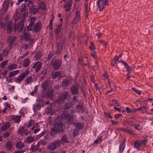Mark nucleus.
Here are the masks:
<instances>
[{
	"instance_id": "7ed1b4c3",
	"label": "nucleus",
	"mask_w": 153,
	"mask_h": 153,
	"mask_svg": "<svg viewBox=\"0 0 153 153\" xmlns=\"http://www.w3.org/2000/svg\"><path fill=\"white\" fill-rule=\"evenodd\" d=\"M108 4V0H98L97 2V5L100 11L102 10L105 6Z\"/></svg>"
},
{
	"instance_id": "1a4fd4ad",
	"label": "nucleus",
	"mask_w": 153,
	"mask_h": 153,
	"mask_svg": "<svg viewBox=\"0 0 153 153\" xmlns=\"http://www.w3.org/2000/svg\"><path fill=\"white\" fill-rule=\"evenodd\" d=\"M24 26V23L23 21L21 20L18 23V25L17 27L15 23H14V29H19L20 31H22L23 30Z\"/></svg>"
},
{
	"instance_id": "cd10ccee",
	"label": "nucleus",
	"mask_w": 153,
	"mask_h": 153,
	"mask_svg": "<svg viewBox=\"0 0 153 153\" xmlns=\"http://www.w3.org/2000/svg\"><path fill=\"white\" fill-rule=\"evenodd\" d=\"M103 78L104 79H106L107 80V82H108L109 85H110V83L109 81V79L108 78V75L107 74L105 73V74H104L103 75Z\"/></svg>"
},
{
	"instance_id": "79ce46f5",
	"label": "nucleus",
	"mask_w": 153,
	"mask_h": 153,
	"mask_svg": "<svg viewBox=\"0 0 153 153\" xmlns=\"http://www.w3.org/2000/svg\"><path fill=\"white\" fill-rule=\"evenodd\" d=\"M32 11L33 12V13L34 14L36 13L37 12H40V11L39 10L38 8L37 9L36 8H32Z\"/></svg>"
},
{
	"instance_id": "9d476101",
	"label": "nucleus",
	"mask_w": 153,
	"mask_h": 153,
	"mask_svg": "<svg viewBox=\"0 0 153 153\" xmlns=\"http://www.w3.org/2000/svg\"><path fill=\"white\" fill-rule=\"evenodd\" d=\"M72 3L71 0H69L68 3L64 5V8L65 9L66 11H70L71 8Z\"/></svg>"
},
{
	"instance_id": "e433bc0d",
	"label": "nucleus",
	"mask_w": 153,
	"mask_h": 153,
	"mask_svg": "<svg viewBox=\"0 0 153 153\" xmlns=\"http://www.w3.org/2000/svg\"><path fill=\"white\" fill-rule=\"evenodd\" d=\"M32 76H30L27 77L26 80V82L27 84H29L32 81Z\"/></svg>"
},
{
	"instance_id": "9b49d317",
	"label": "nucleus",
	"mask_w": 153,
	"mask_h": 153,
	"mask_svg": "<svg viewBox=\"0 0 153 153\" xmlns=\"http://www.w3.org/2000/svg\"><path fill=\"white\" fill-rule=\"evenodd\" d=\"M71 91L73 94H78V88L77 85H73L71 88Z\"/></svg>"
},
{
	"instance_id": "a18cd8bd",
	"label": "nucleus",
	"mask_w": 153,
	"mask_h": 153,
	"mask_svg": "<svg viewBox=\"0 0 153 153\" xmlns=\"http://www.w3.org/2000/svg\"><path fill=\"white\" fill-rule=\"evenodd\" d=\"M8 51L7 50H4L3 51V55L4 56H6L8 54Z\"/></svg>"
},
{
	"instance_id": "bb28decb",
	"label": "nucleus",
	"mask_w": 153,
	"mask_h": 153,
	"mask_svg": "<svg viewBox=\"0 0 153 153\" xmlns=\"http://www.w3.org/2000/svg\"><path fill=\"white\" fill-rule=\"evenodd\" d=\"M10 127V124L9 123H7L1 127V129L3 131H5L7 129Z\"/></svg>"
},
{
	"instance_id": "49530a36",
	"label": "nucleus",
	"mask_w": 153,
	"mask_h": 153,
	"mask_svg": "<svg viewBox=\"0 0 153 153\" xmlns=\"http://www.w3.org/2000/svg\"><path fill=\"white\" fill-rule=\"evenodd\" d=\"M61 140L62 141L66 143L68 142V141L66 136H63Z\"/></svg>"
},
{
	"instance_id": "ddd939ff",
	"label": "nucleus",
	"mask_w": 153,
	"mask_h": 153,
	"mask_svg": "<svg viewBox=\"0 0 153 153\" xmlns=\"http://www.w3.org/2000/svg\"><path fill=\"white\" fill-rule=\"evenodd\" d=\"M41 23L39 22L36 23L34 26V30L36 32L41 30Z\"/></svg>"
},
{
	"instance_id": "f8f14e48",
	"label": "nucleus",
	"mask_w": 153,
	"mask_h": 153,
	"mask_svg": "<svg viewBox=\"0 0 153 153\" xmlns=\"http://www.w3.org/2000/svg\"><path fill=\"white\" fill-rule=\"evenodd\" d=\"M6 29L8 33H10L13 29V24L11 22L7 23L6 25Z\"/></svg>"
},
{
	"instance_id": "680f3d73",
	"label": "nucleus",
	"mask_w": 153,
	"mask_h": 153,
	"mask_svg": "<svg viewBox=\"0 0 153 153\" xmlns=\"http://www.w3.org/2000/svg\"><path fill=\"white\" fill-rule=\"evenodd\" d=\"M119 57H118V56H115L114 58V62H117V61H118V60L119 59Z\"/></svg>"
},
{
	"instance_id": "393cba45",
	"label": "nucleus",
	"mask_w": 153,
	"mask_h": 153,
	"mask_svg": "<svg viewBox=\"0 0 153 153\" xmlns=\"http://www.w3.org/2000/svg\"><path fill=\"white\" fill-rule=\"evenodd\" d=\"M47 95L48 97L51 99L53 96V91L51 90L50 91H48L47 94Z\"/></svg>"
},
{
	"instance_id": "4c0bfd02",
	"label": "nucleus",
	"mask_w": 153,
	"mask_h": 153,
	"mask_svg": "<svg viewBox=\"0 0 153 153\" xmlns=\"http://www.w3.org/2000/svg\"><path fill=\"white\" fill-rule=\"evenodd\" d=\"M68 84V82L67 80H65L62 82V86L63 87H66Z\"/></svg>"
},
{
	"instance_id": "5fc2aeb1",
	"label": "nucleus",
	"mask_w": 153,
	"mask_h": 153,
	"mask_svg": "<svg viewBox=\"0 0 153 153\" xmlns=\"http://www.w3.org/2000/svg\"><path fill=\"white\" fill-rule=\"evenodd\" d=\"M26 110L25 109H22L19 111L20 114H23L25 113Z\"/></svg>"
},
{
	"instance_id": "0eeeda50",
	"label": "nucleus",
	"mask_w": 153,
	"mask_h": 153,
	"mask_svg": "<svg viewBox=\"0 0 153 153\" xmlns=\"http://www.w3.org/2000/svg\"><path fill=\"white\" fill-rule=\"evenodd\" d=\"M81 13H80L79 10H76L75 12V15L74 19L72 21V23L73 24H76L77 22H79L81 19L80 15Z\"/></svg>"
},
{
	"instance_id": "dca6fc26",
	"label": "nucleus",
	"mask_w": 153,
	"mask_h": 153,
	"mask_svg": "<svg viewBox=\"0 0 153 153\" xmlns=\"http://www.w3.org/2000/svg\"><path fill=\"white\" fill-rule=\"evenodd\" d=\"M16 37L15 36H10L8 39V42L10 43V48L11 49L12 46V44L15 41Z\"/></svg>"
},
{
	"instance_id": "6e6552de",
	"label": "nucleus",
	"mask_w": 153,
	"mask_h": 153,
	"mask_svg": "<svg viewBox=\"0 0 153 153\" xmlns=\"http://www.w3.org/2000/svg\"><path fill=\"white\" fill-rule=\"evenodd\" d=\"M42 63L40 62H38L36 63L33 66L32 68L34 69L36 72H38L41 69L42 66Z\"/></svg>"
},
{
	"instance_id": "58836bf2",
	"label": "nucleus",
	"mask_w": 153,
	"mask_h": 153,
	"mask_svg": "<svg viewBox=\"0 0 153 153\" xmlns=\"http://www.w3.org/2000/svg\"><path fill=\"white\" fill-rule=\"evenodd\" d=\"M8 62L7 60H6L4 61L3 62L1 63V67L2 68H4Z\"/></svg>"
},
{
	"instance_id": "f257e3e1",
	"label": "nucleus",
	"mask_w": 153,
	"mask_h": 153,
	"mask_svg": "<svg viewBox=\"0 0 153 153\" xmlns=\"http://www.w3.org/2000/svg\"><path fill=\"white\" fill-rule=\"evenodd\" d=\"M68 95V93L67 91H65L62 93L56 101L57 104H61L63 103L64 100L67 98Z\"/></svg>"
},
{
	"instance_id": "a19ab883",
	"label": "nucleus",
	"mask_w": 153,
	"mask_h": 153,
	"mask_svg": "<svg viewBox=\"0 0 153 153\" xmlns=\"http://www.w3.org/2000/svg\"><path fill=\"white\" fill-rule=\"evenodd\" d=\"M42 88H43L44 89L45 91L48 88V85L45 82L42 84Z\"/></svg>"
},
{
	"instance_id": "6ab92c4d",
	"label": "nucleus",
	"mask_w": 153,
	"mask_h": 153,
	"mask_svg": "<svg viewBox=\"0 0 153 153\" xmlns=\"http://www.w3.org/2000/svg\"><path fill=\"white\" fill-rule=\"evenodd\" d=\"M46 8V6L43 2L40 3L38 5V9L40 11L41 10H44Z\"/></svg>"
},
{
	"instance_id": "aec40b11",
	"label": "nucleus",
	"mask_w": 153,
	"mask_h": 153,
	"mask_svg": "<svg viewBox=\"0 0 153 153\" xmlns=\"http://www.w3.org/2000/svg\"><path fill=\"white\" fill-rule=\"evenodd\" d=\"M30 64V60L28 58L25 59L23 62V65L25 67L28 66Z\"/></svg>"
},
{
	"instance_id": "6e6d98bb",
	"label": "nucleus",
	"mask_w": 153,
	"mask_h": 153,
	"mask_svg": "<svg viewBox=\"0 0 153 153\" xmlns=\"http://www.w3.org/2000/svg\"><path fill=\"white\" fill-rule=\"evenodd\" d=\"M100 42L104 46H105L107 44V43L106 42H104L102 40L100 41Z\"/></svg>"
},
{
	"instance_id": "b1692460",
	"label": "nucleus",
	"mask_w": 153,
	"mask_h": 153,
	"mask_svg": "<svg viewBox=\"0 0 153 153\" xmlns=\"http://www.w3.org/2000/svg\"><path fill=\"white\" fill-rule=\"evenodd\" d=\"M141 145V142L139 141H137L134 143V147L136 148H138Z\"/></svg>"
},
{
	"instance_id": "338daca9",
	"label": "nucleus",
	"mask_w": 153,
	"mask_h": 153,
	"mask_svg": "<svg viewBox=\"0 0 153 153\" xmlns=\"http://www.w3.org/2000/svg\"><path fill=\"white\" fill-rule=\"evenodd\" d=\"M94 52L93 53H91V55L94 58H95L96 57V56L94 53V52Z\"/></svg>"
},
{
	"instance_id": "bf43d9fd",
	"label": "nucleus",
	"mask_w": 153,
	"mask_h": 153,
	"mask_svg": "<svg viewBox=\"0 0 153 153\" xmlns=\"http://www.w3.org/2000/svg\"><path fill=\"white\" fill-rule=\"evenodd\" d=\"M40 130V128H37L35 129L34 131V132L35 134L37 133Z\"/></svg>"
},
{
	"instance_id": "f704fd0d",
	"label": "nucleus",
	"mask_w": 153,
	"mask_h": 153,
	"mask_svg": "<svg viewBox=\"0 0 153 153\" xmlns=\"http://www.w3.org/2000/svg\"><path fill=\"white\" fill-rule=\"evenodd\" d=\"M6 146L8 150H10L12 148L11 144L9 142H8L6 145Z\"/></svg>"
},
{
	"instance_id": "c03bdc74",
	"label": "nucleus",
	"mask_w": 153,
	"mask_h": 153,
	"mask_svg": "<svg viewBox=\"0 0 153 153\" xmlns=\"http://www.w3.org/2000/svg\"><path fill=\"white\" fill-rule=\"evenodd\" d=\"M34 140L33 138L31 137H28L27 139V142L29 143L32 142Z\"/></svg>"
},
{
	"instance_id": "4be33fe9",
	"label": "nucleus",
	"mask_w": 153,
	"mask_h": 153,
	"mask_svg": "<svg viewBox=\"0 0 153 153\" xmlns=\"http://www.w3.org/2000/svg\"><path fill=\"white\" fill-rule=\"evenodd\" d=\"M51 108H50L48 110V112L51 114H54L56 112V110L55 109L53 110V108H54V106H50Z\"/></svg>"
},
{
	"instance_id": "69168bd1",
	"label": "nucleus",
	"mask_w": 153,
	"mask_h": 153,
	"mask_svg": "<svg viewBox=\"0 0 153 153\" xmlns=\"http://www.w3.org/2000/svg\"><path fill=\"white\" fill-rule=\"evenodd\" d=\"M128 69H130V70H132V68H131L130 66H127L126 67V70H128Z\"/></svg>"
},
{
	"instance_id": "39448f33",
	"label": "nucleus",
	"mask_w": 153,
	"mask_h": 153,
	"mask_svg": "<svg viewBox=\"0 0 153 153\" xmlns=\"http://www.w3.org/2000/svg\"><path fill=\"white\" fill-rule=\"evenodd\" d=\"M21 39H25L26 40L30 42L32 41L33 38L30 35L29 33H26V32L24 31L22 32V34L21 36Z\"/></svg>"
},
{
	"instance_id": "72a5a7b5",
	"label": "nucleus",
	"mask_w": 153,
	"mask_h": 153,
	"mask_svg": "<svg viewBox=\"0 0 153 153\" xmlns=\"http://www.w3.org/2000/svg\"><path fill=\"white\" fill-rule=\"evenodd\" d=\"M36 17H31L30 19V23L29 24L33 25L35 21Z\"/></svg>"
},
{
	"instance_id": "4468645a",
	"label": "nucleus",
	"mask_w": 153,
	"mask_h": 153,
	"mask_svg": "<svg viewBox=\"0 0 153 153\" xmlns=\"http://www.w3.org/2000/svg\"><path fill=\"white\" fill-rule=\"evenodd\" d=\"M62 45L61 43H58L57 44L56 53L57 54L60 53L62 50Z\"/></svg>"
},
{
	"instance_id": "3c124183",
	"label": "nucleus",
	"mask_w": 153,
	"mask_h": 153,
	"mask_svg": "<svg viewBox=\"0 0 153 153\" xmlns=\"http://www.w3.org/2000/svg\"><path fill=\"white\" fill-rule=\"evenodd\" d=\"M34 123V121L33 120H31L30 121L28 124V127H30Z\"/></svg>"
},
{
	"instance_id": "603ef678",
	"label": "nucleus",
	"mask_w": 153,
	"mask_h": 153,
	"mask_svg": "<svg viewBox=\"0 0 153 153\" xmlns=\"http://www.w3.org/2000/svg\"><path fill=\"white\" fill-rule=\"evenodd\" d=\"M76 96H74V97L73 99V102L74 103V104H75V103L76 102H78L76 98Z\"/></svg>"
},
{
	"instance_id": "c9c22d12",
	"label": "nucleus",
	"mask_w": 153,
	"mask_h": 153,
	"mask_svg": "<svg viewBox=\"0 0 153 153\" xmlns=\"http://www.w3.org/2000/svg\"><path fill=\"white\" fill-rule=\"evenodd\" d=\"M29 73V70L27 69H26L23 72V73L21 75L25 78L28 74Z\"/></svg>"
},
{
	"instance_id": "a878e982",
	"label": "nucleus",
	"mask_w": 153,
	"mask_h": 153,
	"mask_svg": "<svg viewBox=\"0 0 153 153\" xmlns=\"http://www.w3.org/2000/svg\"><path fill=\"white\" fill-rule=\"evenodd\" d=\"M125 148V144L124 143L122 142L119 146V150L120 151L123 152Z\"/></svg>"
},
{
	"instance_id": "052dcab7",
	"label": "nucleus",
	"mask_w": 153,
	"mask_h": 153,
	"mask_svg": "<svg viewBox=\"0 0 153 153\" xmlns=\"http://www.w3.org/2000/svg\"><path fill=\"white\" fill-rule=\"evenodd\" d=\"M24 152V151L21 150L15 152H14L13 153H23Z\"/></svg>"
},
{
	"instance_id": "5701e85b",
	"label": "nucleus",
	"mask_w": 153,
	"mask_h": 153,
	"mask_svg": "<svg viewBox=\"0 0 153 153\" xmlns=\"http://www.w3.org/2000/svg\"><path fill=\"white\" fill-rule=\"evenodd\" d=\"M33 26V25L29 24L27 27L25 28L24 31L26 32V31L31 30H32Z\"/></svg>"
},
{
	"instance_id": "0e129e2a",
	"label": "nucleus",
	"mask_w": 153,
	"mask_h": 153,
	"mask_svg": "<svg viewBox=\"0 0 153 153\" xmlns=\"http://www.w3.org/2000/svg\"><path fill=\"white\" fill-rule=\"evenodd\" d=\"M7 72V71L6 70H5L4 72L2 73V75L5 76L6 75Z\"/></svg>"
},
{
	"instance_id": "8fccbe9b",
	"label": "nucleus",
	"mask_w": 153,
	"mask_h": 153,
	"mask_svg": "<svg viewBox=\"0 0 153 153\" xmlns=\"http://www.w3.org/2000/svg\"><path fill=\"white\" fill-rule=\"evenodd\" d=\"M135 128L138 130H140L142 128L141 126L138 125H136L135 126Z\"/></svg>"
},
{
	"instance_id": "09e8293b",
	"label": "nucleus",
	"mask_w": 153,
	"mask_h": 153,
	"mask_svg": "<svg viewBox=\"0 0 153 153\" xmlns=\"http://www.w3.org/2000/svg\"><path fill=\"white\" fill-rule=\"evenodd\" d=\"M26 10V6L25 4H22V8L21 10V12H24Z\"/></svg>"
},
{
	"instance_id": "4d7b16f0",
	"label": "nucleus",
	"mask_w": 153,
	"mask_h": 153,
	"mask_svg": "<svg viewBox=\"0 0 153 153\" xmlns=\"http://www.w3.org/2000/svg\"><path fill=\"white\" fill-rule=\"evenodd\" d=\"M121 116V114H118L115 115V117L116 118H118L120 117Z\"/></svg>"
},
{
	"instance_id": "e2e57ef3",
	"label": "nucleus",
	"mask_w": 153,
	"mask_h": 153,
	"mask_svg": "<svg viewBox=\"0 0 153 153\" xmlns=\"http://www.w3.org/2000/svg\"><path fill=\"white\" fill-rule=\"evenodd\" d=\"M38 88V85H36L35 86V87L34 88V89L33 91L36 92V91H37V90Z\"/></svg>"
},
{
	"instance_id": "13d9d810",
	"label": "nucleus",
	"mask_w": 153,
	"mask_h": 153,
	"mask_svg": "<svg viewBox=\"0 0 153 153\" xmlns=\"http://www.w3.org/2000/svg\"><path fill=\"white\" fill-rule=\"evenodd\" d=\"M114 108L115 110L118 111L119 112H120L121 111L120 108L115 106L114 107Z\"/></svg>"
},
{
	"instance_id": "f03ea898",
	"label": "nucleus",
	"mask_w": 153,
	"mask_h": 153,
	"mask_svg": "<svg viewBox=\"0 0 153 153\" xmlns=\"http://www.w3.org/2000/svg\"><path fill=\"white\" fill-rule=\"evenodd\" d=\"M63 125L62 124H58L54 126L51 131V134L52 136L54 135L55 134L58 132H61L63 131Z\"/></svg>"
},
{
	"instance_id": "c85d7f7f",
	"label": "nucleus",
	"mask_w": 153,
	"mask_h": 153,
	"mask_svg": "<svg viewBox=\"0 0 153 153\" xmlns=\"http://www.w3.org/2000/svg\"><path fill=\"white\" fill-rule=\"evenodd\" d=\"M35 58L36 59L38 60L41 57V54L40 52H37L35 55Z\"/></svg>"
},
{
	"instance_id": "37998d69",
	"label": "nucleus",
	"mask_w": 153,
	"mask_h": 153,
	"mask_svg": "<svg viewBox=\"0 0 153 153\" xmlns=\"http://www.w3.org/2000/svg\"><path fill=\"white\" fill-rule=\"evenodd\" d=\"M132 90L139 94H141V92L137 89H136L135 88H132Z\"/></svg>"
},
{
	"instance_id": "864d4df0",
	"label": "nucleus",
	"mask_w": 153,
	"mask_h": 153,
	"mask_svg": "<svg viewBox=\"0 0 153 153\" xmlns=\"http://www.w3.org/2000/svg\"><path fill=\"white\" fill-rule=\"evenodd\" d=\"M85 8L86 12H88L89 11V10L88 8V4H85Z\"/></svg>"
},
{
	"instance_id": "ea45409f",
	"label": "nucleus",
	"mask_w": 153,
	"mask_h": 153,
	"mask_svg": "<svg viewBox=\"0 0 153 153\" xmlns=\"http://www.w3.org/2000/svg\"><path fill=\"white\" fill-rule=\"evenodd\" d=\"M61 74V72L58 71L57 72H56L53 75V76L54 77V78H56L57 76H59Z\"/></svg>"
},
{
	"instance_id": "423d86ee",
	"label": "nucleus",
	"mask_w": 153,
	"mask_h": 153,
	"mask_svg": "<svg viewBox=\"0 0 153 153\" xmlns=\"http://www.w3.org/2000/svg\"><path fill=\"white\" fill-rule=\"evenodd\" d=\"M62 63V61L60 59L54 61L52 63L53 69L55 70H59L61 66Z\"/></svg>"
},
{
	"instance_id": "2f4dec72",
	"label": "nucleus",
	"mask_w": 153,
	"mask_h": 153,
	"mask_svg": "<svg viewBox=\"0 0 153 153\" xmlns=\"http://www.w3.org/2000/svg\"><path fill=\"white\" fill-rule=\"evenodd\" d=\"M69 115L66 113H62V114L61 118L62 119H65L66 118L67 119H69Z\"/></svg>"
},
{
	"instance_id": "f3484780",
	"label": "nucleus",
	"mask_w": 153,
	"mask_h": 153,
	"mask_svg": "<svg viewBox=\"0 0 153 153\" xmlns=\"http://www.w3.org/2000/svg\"><path fill=\"white\" fill-rule=\"evenodd\" d=\"M16 147L19 149H22L25 146L24 144L21 141H19L16 142Z\"/></svg>"
},
{
	"instance_id": "473e14b6",
	"label": "nucleus",
	"mask_w": 153,
	"mask_h": 153,
	"mask_svg": "<svg viewBox=\"0 0 153 153\" xmlns=\"http://www.w3.org/2000/svg\"><path fill=\"white\" fill-rule=\"evenodd\" d=\"M90 49L93 52H94L96 49V48L94 46V44L92 42L91 43V45L89 46Z\"/></svg>"
},
{
	"instance_id": "7c9ffc66",
	"label": "nucleus",
	"mask_w": 153,
	"mask_h": 153,
	"mask_svg": "<svg viewBox=\"0 0 153 153\" xmlns=\"http://www.w3.org/2000/svg\"><path fill=\"white\" fill-rule=\"evenodd\" d=\"M102 136L101 135H99V136H98L97 138V139H96V140H95L94 141V143H95V144H97L100 141L101 139H102Z\"/></svg>"
},
{
	"instance_id": "774afa93",
	"label": "nucleus",
	"mask_w": 153,
	"mask_h": 153,
	"mask_svg": "<svg viewBox=\"0 0 153 153\" xmlns=\"http://www.w3.org/2000/svg\"><path fill=\"white\" fill-rule=\"evenodd\" d=\"M126 110L127 112L128 113H129L130 112V109L128 107H127L126 108Z\"/></svg>"
},
{
	"instance_id": "412c9836",
	"label": "nucleus",
	"mask_w": 153,
	"mask_h": 153,
	"mask_svg": "<svg viewBox=\"0 0 153 153\" xmlns=\"http://www.w3.org/2000/svg\"><path fill=\"white\" fill-rule=\"evenodd\" d=\"M19 72V71L18 70H16L13 71L10 73L9 74V76L10 77H11L13 76L16 75Z\"/></svg>"
},
{
	"instance_id": "20e7f679",
	"label": "nucleus",
	"mask_w": 153,
	"mask_h": 153,
	"mask_svg": "<svg viewBox=\"0 0 153 153\" xmlns=\"http://www.w3.org/2000/svg\"><path fill=\"white\" fill-rule=\"evenodd\" d=\"M60 144V143L59 141L58 140L55 141L48 145L47 149L51 151L54 150L59 146Z\"/></svg>"
},
{
	"instance_id": "c756f323",
	"label": "nucleus",
	"mask_w": 153,
	"mask_h": 153,
	"mask_svg": "<svg viewBox=\"0 0 153 153\" xmlns=\"http://www.w3.org/2000/svg\"><path fill=\"white\" fill-rule=\"evenodd\" d=\"M17 67V65L16 64H13L10 65L9 67V69L10 70H13L16 68Z\"/></svg>"
},
{
	"instance_id": "de8ad7c7",
	"label": "nucleus",
	"mask_w": 153,
	"mask_h": 153,
	"mask_svg": "<svg viewBox=\"0 0 153 153\" xmlns=\"http://www.w3.org/2000/svg\"><path fill=\"white\" fill-rule=\"evenodd\" d=\"M61 27L60 26H57L55 30L56 33H58L61 31Z\"/></svg>"
},
{
	"instance_id": "2eb2a0df",
	"label": "nucleus",
	"mask_w": 153,
	"mask_h": 153,
	"mask_svg": "<svg viewBox=\"0 0 153 153\" xmlns=\"http://www.w3.org/2000/svg\"><path fill=\"white\" fill-rule=\"evenodd\" d=\"M25 78L21 74L18 76L16 77L14 80V81L19 84Z\"/></svg>"
},
{
	"instance_id": "a211bd4d",
	"label": "nucleus",
	"mask_w": 153,
	"mask_h": 153,
	"mask_svg": "<svg viewBox=\"0 0 153 153\" xmlns=\"http://www.w3.org/2000/svg\"><path fill=\"white\" fill-rule=\"evenodd\" d=\"M21 116L16 115H12L11 116V119L16 123H19L20 121Z\"/></svg>"
}]
</instances>
